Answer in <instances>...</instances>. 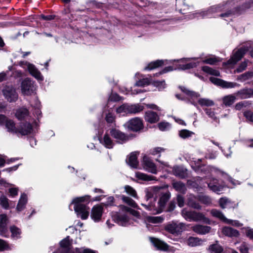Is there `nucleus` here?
<instances>
[{
  "mask_svg": "<svg viewBox=\"0 0 253 253\" xmlns=\"http://www.w3.org/2000/svg\"><path fill=\"white\" fill-rule=\"evenodd\" d=\"M232 1H228L226 2L211 6L206 11L201 13L203 17H211L212 14L218 12H222L219 16L223 18L231 17L237 12H241L242 11L250 8L253 5V0L245 3L241 7L236 8L233 7Z\"/></svg>",
  "mask_w": 253,
  "mask_h": 253,
  "instance_id": "f257e3e1",
  "label": "nucleus"
},
{
  "mask_svg": "<svg viewBox=\"0 0 253 253\" xmlns=\"http://www.w3.org/2000/svg\"><path fill=\"white\" fill-rule=\"evenodd\" d=\"M90 196L85 195L82 197H77L74 199L72 204L74 206L75 212L78 217L82 219H86L89 214V208L87 205L89 202Z\"/></svg>",
  "mask_w": 253,
  "mask_h": 253,
  "instance_id": "f03ea898",
  "label": "nucleus"
},
{
  "mask_svg": "<svg viewBox=\"0 0 253 253\" xmlns=\"http://www.w3.org/2000/svg\"><path fill=\"white\" fill-rule=\"evenodd\" d=\"M5 124L7 131L16 134L17 135H28L31 133L33 130L31 124L27 122L20 123L18 128L16 127L14 122L11 120L6 119Z\"/></svg>",
  "mask_w": 253,
  "mask_h": 253,
  "instance_id": "7ed1b4c3",
  "label": "nucleus"
},
{
  "mask_svg": "<svg viewBox=\"0 0 253 253\" xmlns=\"http://www.w3.org/2000/svg\"><path fill=\"white\" fill-rule=\"evenodd\" d=\"M171 196L170 193L167 192L162 194L159 201L156 205V202H150L148 204H142L146 209L152 212L153 214H158L162 212L165 207L166 204L170 199Z\"/></svg>",
  "mask_w": 253,
  "mask_h": 253,
  "instance_id": "20e7f679",
  "label": "nucleus"
},
{
  "mask_svg": "<svg viewBox=\"0 0 253 253\" xmlns=\"http://www.w3.org/2000/svg\"><path fill=\"white\" fill-rule=\"evenodd\" d=\"M36 88L35 82L28 78L24 79L21 84V92L24 95H31L34 94Z\"/></svg>",
  "mask_w": 253,
  "mask_h": 253,
  "instance_id": "39448f33",
  "label": "nucleus"
},
{
  "mask_svg": "<svg viewBox=\"0 0 253 253\" xmlns=\"http://www.w3.org/2000/svg\"><path fill=\"white\" fill-rule=\"evenodd\" d=\"M165 229L172 234L178 235L184 230L185 224L178 221H172L166 225Z\"/></svg>",
  "mask_w": 253,
  "mask_h": 253,
  "instance_id": "423d86ee",
  "label": "nucleus"
},
{
  "mask_svg": "<svg viewBox=\"0 0 253 253\" xmlns=\"http://www.w3.org/2000/svg\"><path fill=\"white\" fill-rule=\"evenodd\" d=\"M128 129L137 132L143 129V124L142 120L138 117H135L129 120L126 124Z\"/></svg>",
  "mask_w": 253,
  "mask_h": 253,
  "instance_id": "0eeeda50",
  "label": "nucleus"
},
{
  "mask_svg": "<svg viewBox=\"0 0 253 253\" xmlns=\"http://www.w3.org/2000/svg\"><path fill=\"white\" fill-rule=\"evenodd\" d=\"M2 93L5 99L10 102H15L18 99V94L11 85L4 86L2 89Z\"/></svg>",
  "mask_w": 253,
  "mask_h": 253,
  "instance_id": "6e6552de",
  "label": "nucleus"
},
{
  "mask_svg": "<svg viewBox=\"0 0 253 253\" xmlns=\"http://www.w3.org/2000/svg\"><path fill=\"white\" fill-rule=\"evenodd\" d=\"M210 81L217 85L220 86L223 88H234L239 87L240 84L235 82H229L214 77H211Z\"/></svg>",
  "mask_w": 253,
  "mask_h": 253,
  "instance_id": "1a4fd4ad",
  "label": "nucleus"
},
{
  "mask_svg": "<svg viewBox=\"0 0 253 253\" xmlns=\"http://www.w3.org/2000/svg\"><path fill=\"white\" fill-rule=\"evenodd\" d=\"M8 221V217L6 214H0V235L2 236L7 237L8 236L7 227Z\"/></svg>",
  "mask_w": 253,
  "mask_h": 253,
  "instance_id": "9d476101",
  "label": "nucleus"
},
{
  "mask_svg": "<svg viewBox=\"0 0 253 253\" xmlns=\"http://www.w3.org/2000/svg\"><path fill=\"white\" fill-rule=\"evenodd\" d=\"M110 133L119 143L125 142L128 139V137L124 133L116 128L111 129Z\"/></svg>",
  "mask_w": 253,
  "mask_h": 253,
  "instance_id": "9b49d317",
  "label": "nucleus"
},
{
  "mask_svg": "<svg viewBox=\"0 0 253 253\" xmlns=\"http://www.w3.org/2000/svg\"><path fill=\"white\" fill-rule=\"evenodd\" d=\"M143 165L144 169L154 174L157 173V170L155 164L147 156H144Z\"/></svg>",
  "mask_w": 253,
  "mask_h": 253,
  "instance_id": "f8f14e48",
  "label": "nucleus"
},
{
  "mask_svg": "<svg viewBox=\"0 0 253 253\" xmlns=\"http://www.w3.org/2000/svg\"><path fill=\"white\" fill-rule=\"evenodd\" d=\"M162 189L161 187L154 186L150 187L146 190V199L147 201L151 199H153L154 203L156 202V199L157 197L159 191Z\"/></svg>",
  "mask_w": 253,
  "mask_h": 253,
  "instance_id": "ddd939ff",
  "label": "nucleus"
},
{
  "mask_svg": "<svg viewBox=\"0 0 253 253\" xmlns=\"http://www.w3.org/2000/svg\"><path fill=\"white\" fill-rule=\"evenodd\" d=\"M103 213V208L101 206H94L91 210L90 216L95 221L98 222L100 220Z\"/></svg>",
  "mask_w": 253,
  "mask_h": 253,
  "instance_id": "4468645a",
  "label": "nucleus"
},
{
  "mask_svg": "<svg viewBox=\"0 0 253 253\" xmlns=\"http://www.w3.org/2000/svg\"><path fill=\"white\" fill-rule=\"evenodd\" d=\"M247 50L245 47H242L238 49L232 56L230 59L228 61L230 64H236L238 61L241 59L245 52Z\"/></svg>",
  "mask_w": 253,
  "mask_h": 253,
  "instance_id": "2eb2a0df",
  "label": "nucleus"
},
{
  "mask_svg": "<svg viewBox=\"0 0 253 253\" xmlns=\"http://www.w3.org/2000/svg\"><path fill=\"white\" fill-rule=\"evenodd\" d=\"M26 65H27L29 73L32 76L34 77L38 80H43V77L41 72L34 65L28 62L26 63Z\"/></svg>",
  "mask_w": 253,
  "mask_h": 253,
  "instance_id": "dca6fc26",
  "label": "nucleus"
},
{
  "mask_svg": "<svg viewBox=\"0 0 253 253\" xmlns=\"http://www.w3.org/2000/svg\"><path fill=\"white\" fill-rule=\"evenodd\" d=\"M240 99H246L253 96V89L251 88H243L235 94Z\"/></svg>",
  "mask_w": 253,
  "mask_h": 253,
  "instance_id": "f3484780",
  "label": "nucleus"
},
{
  "mask_svg": "<svg viewBox=\"0 0 253 253\" xmlns=\"http://www.w3.org/2000/svg\"><path fill=\"white\" fill-rule=\"evenodd\" d=\"M192 229L194 232L197 234L204 235L210 232L211 227L207 225L196 224L193 226Z\"/></svg>",
  "mask_w": 253,
  "mask_h": 253,
  "instance_id": "a211bd4d",
  "label": "nucleus"
},
{
  "mask_svg": "<svg viewBox=\"0 0 253 253\" xmlns=\"http://www.w3.org/2000/svg\"><path fill=\"white\" fill-rule=\"evenodd\" d=\"M114 220L120 225L126 226L128 224V218L126 214H117L114 217Z\"/></svg>",
  "mask_w": 253,
  "mask_h": 253,
  "instance_id": "6ab92c4d",
  "label": "nucleus"
},
{
  "mask_svg": "<svg viewBox=\"0 0 253 253\" xmlns=\"http://www.w3.org/2000/svg\"><path fill=\"white\" fill-rule=\"evenodd\" d=\"M219 204L222 209L235 208L237 206L235 203L226 197L221 198L219 200Z\"/></svg>",
  "mask_w": 253,
  "mask_h": 253,
  "instance_id": "aec40b11",
  "label": "nucleus"
},
{
  "mask_svg": "<svg viewBox=\"0 0 253 253\" xmlns=\"http://www.w3.org/2000/svg\"><path fill=\"white\" fill-rule=\"evenodd\" d=\"M144 118L147 122L150 123H155L159 120L158 114L151 111L146 112Z\"/></svg>",
  "mask_w": 253,
  "mask_h": 253,
  "instance_id": "412c9836",
  "label": "nucleus"
},
{
  "mask_svg": "<svg viewBox=\"0 0 253 253\" xmlns=\"http://www.w3.org/2000/svg\"><path fill=\"white\" fill-rule=\"evenodd\" d=\"M208 187L212 191L218 193L223 189L224 185H219L218 180L216 179L213 178L208 183Z\"/></svg>",
  "mask_w": 253,
  "mask_h": 253,
  "instance_id": "4be33fe9",
  "label": "nucleus"
},
{
  "mask_svg": "<svg viewBox=\"0 0 253 253\" xmlns=\"http://www.w3.org/2000/svg\"><path fill=\"white\" fill-rule=\"evenodd\" d=\"M192 221L196 222L202 221L207 224H210L211 222L210 220L207 218L203 213L201 212H198L195 211H194L193 212V217L192 219Z\"/></svg>",
  "mask_w": 253,
  "mask_h": 253,
  "instance_id": "5701e85b",
  "label": "nucleus"
},
{
  "mask_svg": "<svg viewBox=\"0 0 253 253\" xmlns=\"http://www.w3.org/2000/svg\"><path fill=\"white\" fill-rule=\"evenodd\" d=\"M153 245L158 249L166 251L168 250L169 246L164 242L155 238H150Z\"/></svg>",
  "mask_w": 253,
  "mask_h": 253,
  "instance_id": "b1692460",
  "label": "nucleus"
},
{
  "mask_svg": "<svg viewBox=\"0 0 253 253\" xmlns=\"http://www.w3.org/2000/svg\"><path fill=\"white\" fill-rule=\"evenodd\" d=\"M222 232L224 235L229 237H237L239 235L238 230L227 226L222 228Z\"/></svg>",
  "mask_w": 253,
  "mask_h": 253,
  "instance_id": "393cba45",
  "label": "nucleus"
},
{
  "mask_svg": "<svg viewBox=\"0 0 253 253\" xmlns=\"http://www.w3.org/2000/svg\"><path fill=\"white\" fill-rule=\"evenodd\" d=\"M144 108V107L140 104H128L127 114H137L143 111Z\"/></svg>",
  "mask_w": 253,
  "mask_h": 253,
  "instance_id": "a878e982",
  "label": "nucleus"
},
{
  "mask_svg": "<svg viewBox=\"0 0 253 253\" xmlns=\"http://www.w3.org/2000/svg\"><path fill=\"white\" fill-rule=\"evenodd\" d=\"M211 213L213 216L219 218V219L225 222V223H230V219H228L227 218H226L224 214L222 213V212L219 211V210H217L216 209H213L211 211Z\"/></svg>",
  "mask_w": 253,
  "mask_h": 253,
  "instance_id": "bb28decb",
  "label": "nucleus"
},
{
  "mask_svg": "<svg viewBox=\"0 0 253 253\" xmlns=\"http://www.w3.org/2000/svg\"><path fill=\"white\" fill-rule=\"evenodd\" d=\"M29 111L24 107L17 109L15 113L16 117L19 120L25 119L29 116Z\"/></svg>",
  "mask_w": 253,
  "mask_h": 253,
  "instance_id": "cd10ccee",
  "label": "nucleus"
},
{
  "mask_svg": "<svg viewBox=\"0 0 253 253\" xmlns=\"http://www.w3.org/2000/svg\"><path fill=\"white\" fill-rule=\"evenodd\" d=\"M126 162L131 168H137L138 162L136 154L135 153H131L128 158L126 160Z\"/></svg>",
  "mask_w": 253,
  "mask_h": 253,
  "instance_id": "c85d7f7f",
  "label": "nucleus"
},
{
  "mask_svg": "<svg viewBox=\"0 0 253 253\" xmlns=\"http://www.w3.org/2000/svg\"><path fill=\"white\" fill-rule=\"evenodd\" d=\"M172 187L177 191L185 194L186 191V187L184 183L181 181H175L172 183Z\"/></svg>",
  "mask_w": 253,
  "mask_h": 253,
  "instance_id": "c756f323",
  "label": "nucleus"
},
{
  "mask_svg": "<svg viewBox=\"0 0 253 253\" xmlns=\"http://www.w3.org/2000/svg\"><path fill=\"white\" fill-rule=\"evenodd\" d=\"M173 174L181 178H184L186 176V171L181 167L178 166H175L172 170Z\"/></svg>",
  "mask_w": 253,
  "mask_h": 253,
  "instance_id": "7c9ffc66",
  "label": "nucleus"
},
{
  "mask_svg": "<svg viewBox=\"0 0 253 253\" xmlns=\"http://www.w3.org/2000/svg\"><path fill=\"white\" fill-rule=\"evenodd\" d=\"M27 202V197L25 194H22L21 195L20 198L17 204L16 209L18 211H22Z\"/></svg>",
  "mask_w": 253,
  "mask_h": 253,
  "instance_id": "2f4dec72",
  "label": "nucleus"
},
{
  "mask_svg": "<svg viewBox=\"0 0 253 253\" xmlns=\"http://www.w3.org/2000/svg\"><path fill=\"white\" fill-rule=\"evenodd\" d=\"M100 142L106 148L110 149L113 146L114 143L108 134H105Z\"/></svg>",
  "mask_w": 253,
  "mask_h": 253,
  "instance_id": "473e14b6",
  "label": "nucleus"
},
{
  "mask_svg": "<svg viewBox=\"0 0 253 253\" xmlns=\"http://www.w3.org/2000/svg\"><path fill=\"white\" fill-rule=\"evenodd\" d=\"M195 199L196 197L195 196L192 195H190L188 199V205L193 209L200 210L201 206L198 203L195 201Z\"/></svg>",
  "mask_w": 253,
  "mask_h": 253,
  "instance_id": "72a5a7b5",
  "label": "nucleus"
},
{
  "mask_svg": "<svg viewBox=\"0 0 253 253\" xmlns=\"http://www.w3.org/2000/svg\"><path fill=\"white\" fill-rule=\"evenodd\" d=\"M236 99V97L234 95L230 94L223 97L222 102L226 106H230L234 103Z\"/></svg>",
  "mask_w": 253,
  "mask_h": 253,
  "instance_id": "f704fd0d",
  "label": "nucleus"
},
{
  "mask_svg": "<svg viewBox=\"0 0 253 253\" xmlns=\"http://www.w3.org/2000/svg\"><path fill=\"white\" fill-rule=\"evenodd\" d=\"M135 176L138 179L144 180V181H151L153 180H156V177L152 176L140 172H135Z\"/></svg>",
  "mask_w": 253,
  "mask_h": 253,
  "instance_id": "c9c22d12",
  "label": "nucleus"
},
{
  "mask_svg": "<svg viewBox=\"0 0 253 253\" xmlns=\"http://www.w3.org/2000/svg\"><path fill=\"white\" fill-rule=\"evenodd\" d=\"M10 231L11 233V237L13 239H18L21 237V231L20 229L16 226L13 225L10 226Z\"/></svg>",
  "mask_w": 253,
  "mask_h": 253,
  "instance_id": "e433bc0d",
  "label": "nucleus"
},
{
  "mask_svg": "<svg viewBox=\"0 0 253 253\" xmlns=\"http://www.w3.org/2000/svg\"><path fill=\"white\" fill-rule=\"evenodd\" d=\"M202 243V240L197 237H189L187 241V244L191 247H195L200 245Z\"/></svg>",
  "mask_w": 253,
  "mask_h": 253,
  "instance_id": "4c0bfd02",
  "label": "nucleus"
},
{
  "mask_svg": "<svg viewBox=\"0 0 253 253\" xmlns=\"http://www.w3.org/2000/svg\"><path fill=\"white\" fill-rule=\"evenodd\" d=\"M164 64V61L162 60H158L150 63L145 68L144 70H151L156 68H158Z\"/></svg>",
  "mask_w": 253,
  "mask_h": 253,
  "instance_id": "58836bf2",
  "label": "nucleus"
},
{
  "mask_svg": "<svg viewBox=\"0 0 253 253\" xmlns=\"http://www.w3.org/2000/svg\"><path fill=\"white\" fill-rule=\"evenodd\" d=\"M199 62H192L186 64L179 65L177 67L178 70H185L195 68L198 66Z\"/></svg>",
  "mask_w": 253,
  "mask_h": 253,
  "instance_id": "ea45409f",
  "label": "nucleus"
},
{
  "mask_svg": "<svg viewBox=\"0 0 253 253\" xmlns=\"http://www.w3.org/2000/svg\"><path fill=\"white\" fill-rule=\"evenodd\" d=\"M253 77V71H249L237 77V80L243 82Z\"/></svg>",
  "mask_w": 253,
  "mask_h": 253,
  "instance_id": "a19ab883",
  "label": "nucleus"
},
{
  "mask_svg": "<svg viewBox=\"0 0 253 253\" xmlns=\"http://www.w3.org/2000/svg\"><path fill=\"white\" fill-rule=\"evenodd\" d=\"M194 211H188L186 209H183L181 211L182 216L187 220L192 221Z\"/></svg>",
  "mask_w": 253,
  "mask_h": 253,
  "instance_id": "79ce46f5",
  "label": "nucleus"
},
{
  "mask_svg": "<svg viewBox=\"0 0 253 253\" xmlns=\"http://www.w3.org/2000/svg\"><path fill=\"white\" fill-rule=\"evenodd\" d=\"M201 106H211L214 105V102L207 98H200L198 101Z\"/></svg>",
  "mask_w": 253,
  "mask_h": 253,
  "instance_id": "37998d69",
  "label": "nucleus"
},
{
  "mask_svg": "<svg viewBox=\"0 0 253 253\" xmlns=\"http://www.w3.org/2000/svg\"><path fill=\"white\" fill-rule=\"evenodd\" d=\"M179 88L182 92L189 96L194 97H198L200 96V94L198 93L190 90L184 86H179Z\"/></svg>",
  "mask_w": 253,
  "mask_h": 253,
  "instance_id": "c03bdc74",
  "label": "nucleus"
},
{
  "mask_svg": "<svg viewBox=\"0 0 253 253\" xmlns=\"http://www.w3.org/2000/svg\"><path fill=\"white\" fill-rule=\"evenodd\" d=\"M209 249L211 253H220L223 251L222 247L218 244L211 245Z\"/></svg>",
  "mask_w": 253,
  "mask_h": 253,
  "instance_id": "a18cd8bd",
  "label": "nucleus"
},
{
  "mask_svg": "<svg viewBox=\"0 0 253 253\" xmlns=\"http://www.w3.org/2000/svg\"><path fill=\"white\" fill-rule=\"evenodd\" d=\"M202 70L206 73H209L210 74L215 76H220V73L218 71L214 70L209 66H204L202 68Z\"/></svg>",
  "mask_w": 253,
  "mask_h": 253,
  "instance_id": "49530a36",
  "label": "nucleus"
},
{
  "mask_svg": "<svg viewBox=\"0 0 253 253\" xmlns=\"http://www.w3.org/2000/svg\"><path fill=\"white\" fill-rule=\"evenodd\" d=\"M194 134V132L187 129H182L179 131V135L180 137L185 139L190 137Z\"/></svg>",
  "mask_w": 253,
  "mask_h": 253,
  "instance_id": "de8ad7c7",
  "label": "nucleus"
},
{
  "mask_svg": "<svg viewBox=\"0 0 253 253\" xmlns=\"http://www.w3.org/2000/svg\"><path fill=\"white\" fill-rule=\"evenodd\" d=\"M251 104V103L250 102V101H241L236 104L235 108V109L237 110H241L243 108L248 107L250 106Z\"/></svg>",
  "mask_w": 253,
  "mask_h": 253,
  "instance_id": "09e8293b",
  "label": "nucleus"
},
{
  "mask_svg": "<svg viewBox=\"0 0 253 253\" xmlns=\"http://www.w3.org/2000/svg\"><path fill=\"white\" fill-rule=\"evenodd\" d=\"M0 205L5 209L9 207L8 199L3 195H0Z\"/></svg>",
  "mask_w": 253,
  "mask_h": 253,
  "instance_id": "8fccbe9b",
  "label": "nucleus"
},
{
  "mask_svg": "<svg viewBox=\"0 0 253 253\" xmlns=\"http://www.w3.org/2000/svg\"><path fill=\"white\" fill-rule=\"evenodd\" d=\"M159 128L161 131H166L170 129V124L168 122H162L158 124Z\"/></svg>",
  "mask_w": 253,
  "mask_h": 253,
  "instance_id": "3c124183",
  "label": "nucleus"
},
{
  "mask_svg": "<svg viewBox=\"0 0 253 253\" xmlns=\"http://www.w3.org/2000/svg\"><path fill=\"white\" fill-rule=\"evenodd\" d=\"M125 190L128 194L132 197L134 198H136L137 197L136 192L132 187L129 185H126L125 187Z\"/></svg>",
  "mask_w": 253,
  "mask_h": 253,
  "instance_id": "603ef678",
  "label": "nucleus"
},
{
  "mask_svg": "<svg viewBox=\"0 0 253 253\" xmlns=\"http://www.w3.org/2000/svg\"><path fill=\"white\" fill-rule=\"evenodd\" d=\"M122 199L123 201L127 205L134 208H136L137 207V205L135 202L129 197L123 196Z\"/></svg>",
  "mask_w": 253,
  "mask_h": 253,
  "instance_id": "864d4df0",
  "label": "nucleus"
},
{
  "mask_svg": "<svg viewBox=\"0 0 253 253\" xmlns=\"http://www.w3.org/2000/svg\"><path fill=\"white\" fill-rule=\"evenodd\" d=\"M128 109V104H124L117 108L116 112L117 113H125L127 114Z\"/></svg>",
  "mask_w": 253,
  "mask_h": 253,
  "instance_id": "5fc2aeb1",
  "label": "nucleus"
},
{
  "mask_svg": "<svg viewBox=\"0 0 253 253\" xmlns=\"http://www.w3.org/2000/svg\"><path fill=\"white\" fill-rule=\"evenodd\" d=\"M244 116L247 120L253 124V112L250 110H247L244 112Z\"/></svg>",
  "mask_w": 253,
  "mask_h": 253,
  "instance_id": "6e6d98bb",
  "label": "nucleus"
},
{
  "mask_svg": "<svg viewBox=\"0 0 253 253\" xmlns=\"http://www.w3.org/2000/svg\"><path fill=\"white\" fill-rule=\"evenodd\" d=\"M148 220L153 223H159L163 222L164 218L161 216H151L149 217Z\"/></svg>",
  "mask_w": 253,
  "mask_h": 253,
  "instance_id": "4d7b16f0",
  "label": "nucleus"
},
{
  "mask_svg": "<svg viewBox=\"0 0 253 253\" xmlns=\"http://www.w3.org/2000/svg\"><path fill=\"white\" fill-rule=\"evenodd\" d=\"M205 111L206 114L208 115L209 117L216 122H219L218 119L215 117L214 112L211 109L206 108L205 109Z\"/></svg>",
  "mask_w": 253,
  "mask_h": 253,
  "instance_id": "13d9d810",
  "label": "nucleus"
},
{
  "mask_svg": "<svg viewBox=\"0 0 253 253\" xmlns=\"http://www.w3.org/2000/svg\"><path fill=\"white\" fill-rule=\"evenodd\" d=\"M122 99V98L117 93H111L108 98V101L117 102Z\"/></svg>",
  "mask_w": 253,
  "mask_h": 253,
  "instance_id": "bf43d9fd",
  "label": "nucleus"
},
{
  "mask_svg": "<svg viewBox=\"0 0 253 253\" xmlns=\"http://www.w3.org/2000/svg\"><path fill=\"white\" fill-rule=\"evenodd\" d=\"M149 84V80L147 78L139 80L136 83V85L138 86H143L147 85Z\"/></svg>",
  "mask_w": 253,
  "mask_h": 253,
  "instance_id": "052dcab7",
  "label": "nucleus"
},
{
  "mask_svg": "<svg viewBox=\"0 0 253 253\" xmlns=\"http://www.w3.org/2000/svg\"><path fill=\"white\" fill-rule=\"evenodd\" d=\"M247 67V63L245 61L240 64L239 66L235 70V73H241L244 71Z\"/></svg>",
  "mask_w": 253,
  "mask_h": 253,
  "instance_id": "680f3d73",
  "label": "nucleus"
},
{
  "mask_svg": "<svg viewBox=\"0 0 253 253\" xmlns=\"http://www.w3.org/2000/svg\"><path fill=\"white\" fill-rule=\"evenodd\" d=\"M115 119V115L112 113H108L106 114L105 120L108 123H112Z\"/></svg>",
  "mask_w": 253,
  "mask_h": 253,
  "instance_id": "e2e57ef3",
  "label": "nucleus"
},
{
  "mask_svg": "<svg viewBox=\"0 0 253 253\" xmlns=\"http://www.w3.org/2000/svg\"><path fill=\"white\" fill-rule=\"evenodd\" d=\"M176 201L179 207L182 208L184 206V198L181 195H177Z\"/></svg>",
  "mask_w": 253,
  "mask_h": 253,
  "instance_id": "0e129e2a",
  "label": "nucleus"
},
{
  "mask_svg": "<svg viewBox=\"0 0 253 253\" xmlns=\"http://www.w3.org/2000/svg\"><path fill=\"white\" fill-rule=\"evenodd\" d=\"M241 253H249V248L246 243H243L239 248Z\"/></svg>",
  "mask_w": 253,
  "mask_h": 253,
  "instance_id": "69168bd1",
  "label": "nucleus"
},
{
  "mask_svg": "<svg viewBox=\"0 0 253 253\" xmlns=\"http://www.w3.org/2000/svg\"><path fill=\"white\" fill-rule=\"evenodd\" d=\"M199 200L205 204H209L211 203V199L207 196H202L199 197Z\"/></svg>",
  "mask_w": 253,
  "mask_h": 253,
  "instance_id": "338daca9",
  "label": "nucleus"
},
{
  "mask_svg": "<svg viewBox=\"0 0 253 253\" xmlns=\"http://www.w3.org/2000/svg\"><path fill=\"white\" fill-rule=\"evenodd\" d=\"M76 253H95L89 249H77Z\"/></svg>",
  "mask_w": 253,
  "mask_h": 253,
  "instance_id": "774afa93",
  "label": "nucleus"
}]
</instances>
